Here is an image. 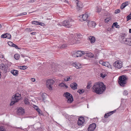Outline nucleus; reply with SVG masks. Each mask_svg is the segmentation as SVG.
Segmentation results:
<instances>
[{
    "label": "nucleus",
    "instance_id": "nucleus-6",
    "mask_svg": "<svg viewBox=\"0 0 131 131\" xmlns=\"http://www.w3.org/2000/svg\"><path fill=\"white\" fill-rule=\"evenodd\" d=\"M76 54L78 57H81L82 55L85 54L89 57H92L93 54L91 53H88L87 51H76Z\"/></svg>",
    "mask_w": 131,
    "mask_h": 131
},
{
    "label": "nucleus",
    "instance_id": "nucleus-54",
    "mask_svg": "<svg viewBox=\"0 0 131 131\" xmlns=\"http://www.w3.org/2000/svg\"><path fill=\"white\" fill-rule=\"evenodd\" d=\"M44 24H43L41 22H38V25H41V26H43L42 25H44Z\"/></svg>",
    "mask_w": 131,
    "mask_h": 131
},
{
    "label": "nucleus",
    "instance_id": "nucleus-51",
    "mask_svg": "<svg viewBox=\"0 0 131 131\" xmlns=\"http://www.w3.org/2000/svg\"><path fill=\"white\" fill-rule=\"evenodd\" d=\"M36 0H31L30 1L28 2L29 3H33L36 1Z\"/></svg>",
    "mask_w": 131,
    "mask_h": 131
},
{
    "label": "nucleus",
    "instance_id": "nucleus-40",
    "mask_svg": "<svg viewBox=\"0 0 131 131\" xmlns=\"http://www.w3.org/2000/svg\"><path fill=\"white\" fill-rule=\"evenodd\" d=\"M12 47H14L15 48H16V49H20L18 47V46L14 44L13 46H12Z\"/></svg>",
    "mask_w": 131,
    "mask_h": 131
},
{
    "label": "nucleus",
    "instance_id": "nucleus-33",
    "mask_svg": "<svg viewBox=\"0 0 131 131\" xmlns=\"http://www.w3.org/2000/svg\"><path fill=\"white\" fill-rule=\"evenodd\" d=\"M123 94L124 95L126 96L128 94L127 91L126 90L124 91Z\"/></svg>",
    "mask_w": 131,
    "mask_h": 131
},
{
    "label": "nucleus",
    "instance_id": "nucleus-14",
    "mask_svg": "<svg viewBox=\"0 0 131 131\" xmlns=\"http://www.w3.org/2000/svg\"><path fill=\"white\" fill-rule=\"evenodd\" d=\"M88 23V25L89 27L94 28L95 26V23L93 21H89Z\"/></svg>",
    "mask_w": 131,
    "mask_h": 131
},
{
    "label": "nucleus",
    "instance_id": "nucleus-44",
    "mask_svg": "<svg viewBox=\"0 0 131 131\" xmlns=\"http://www.w3.org/2000/svg\"><path fill=\"white\" fill-rule=\"evenodd\" d=\"M106 74H100V77L102 78H104L107 75Z\"/></svg>",
    "mask_w": 131,
    "mask_h": 131
},
{
    "label": "nucleus",
    "instance_id": "nucleus-24",
    "mask_svg": "<svg viewBox=\"0 0 131 131\" xmlns=\"http://www.w3.org/2000/svg\"><path fill=\"white\" fill-rule=\"evenodd\" d=\"M92 83L91 82H88L86 88L88 89H90V87L91 86Z\"/></svg>",
    "mask_w": 131,
    "mask_h": 131
},
{
    "label": "nucleus",
    "instance_id": "nucleus-42",
    "mask_svg": "<svg viewBox=\"0 0 131 131\" xmlns=\"http://www.w3.org/2000/svg\"><path fill=\"white\" fill-rule=\"evenodd\" d=\"M46 94V93L43 94V95L42 96V99L43 100H45V96Z\"/></svg>",
    "mask_w": 131,
    "mask_h": 131
},
{
    "label": "nucleus",
    "instance_id": "nucleus-56",
    "mask_svg": "<svg viewBox=\"0 0 131 131\" xmlns=\"http://www.w3.org/2000/svg\"><path fill=\"white\" fill-rule=\"evenodd\" d=\"M128 71V70H123V72H122V73H126V72H125V71Z\"/></svg>",
    "mask_w": 131,
    "mask_h": 131
},
{
    "label": "nucleus",
    "instance_id": "nucleus-9",
    "mask_svg": "<svg viewBox=\"0 0 131 131\" xmlns=\"http://www.w3.org/2000/svg\"><path fill=\"white\" fill-rule=\"evenodd\" d=\"M51 66L52 71L54 72L58 71L59 68L60 67V66L59 65H55L54 63H52Z\"/></svg>",
    "mask_w": 131,
    "mask_h": 131
},
{
    "label": "nucleus",
    "instance_id": "nucleus-21",
    "mask_svg": "<svg viewBox=\"0 0 131 131\" xmlns=\"http://www.w3.org/2000/svg\"><path fill=\"white\" fill-rule=\"evenodd\" d=\"M7 66L6 64L4 65V63H2L0 64V68L1 69L3 70L4 69L6 68L7 67L6 66Z\"/></svg>",
    "mask_w": 131,
    "mask_h": 131
},
{
    "label": "nucleus",
    "instance_id": "nucleus-32",
    "mask_svg": "<svg viewBox=\"0 0 131 131\" xmlns=\"http://www.w3.org/2000/svg\"><path fill=\"white\" fill-rule=\"evenodd\" d=\"M131 19V14L129 15L127 17V21H128Z\"/></svg>",
    "mask_w": 131,
    "mask_h": 131
},
{
    "label": "nucleus",
    "instance_id": "nucleus-5",
    "mask_svg": "<svg viewBox=\"0 0 131 131\" xmlns=\"http://www.w3.org/2000/svg\"><path fill=\"white\" fill-rule=\"evenodd\" d=\"M73 21V20L72 19L69 20H65L62 23V25L67 28H69L72 26V22Z\"/></svg>",
    "mask_w": 131,
    "mask_h": 131
},
{
    "label": "nucleus",
    "instance_id": "nucleus-37",
    "mask_svg": "<svg viewBox=\"0 0 131 131\" xmlns=\"http://www.w3.org/2000/svg\"><path fill=\"white\" fill-rule=\"evenodd\" d=\"M97 12H100L101 10V8H99L98 7H96Z\"/></svg>",
    "mask_w": 131,
    "mask_h": 131
},
{
    "label": "nucleus",
    "instance_id": "nucleus-61",
    "mask_svg": "<svg viewBox=\"0 0 131 131\" xmlns=\"http://www.w3.org/2000/svg\"><path fill=\"white\" fill-rule=\"evenodd\" d=\"M115 111H111L110 112H111V113L112 114L114 113L115 112Z\"/></svg>",
    "mask_w": 131,
    "mask_h": 131
},
{
    "label": "nucleus",
    "instance_id": "nucleus-55",
    "mask_svg": "<svg viewBox=\"0 0 131 131\" xmlns=\"http://www.w3.org/2000/svg\"><path fill=\"white\" fill-rule=\"evenodd\" d=\"M31 80L32 82H34L35 81V80L34 78H31Z\"/></svg>",
    "mask_w": 131,
    "mask_h": 131
},
{
    "label": "nucleus",
    "instance_id": "nucleus-16",
    "mask_svg": "<svg viewBox=\"0 0 131 131\" xmlns=\"http://www.w3.org/2000/svg\"><path fill=\"white\" fill-rule=\"evenodd\" d=\"M102 62V64L103 66L107 67L109 68L112 69V66L108 62Z\"/></svg>",
    "mask_w": 131,
    "mask_h": 131
},
{
    "label": "nucleus",
    "instance_id": "nucleus-4",
    "mask_svg": "<svg viewBox=\"0 0 131 131\" xmlns=\"http://www.w3.org/2000/svg\"><path fill=\"white\" fill-rule=\"evenodd\" d=\"M63 96L67 99V101L68 103H72L73 100L72 96L68 92L64 93L63 94Z\"/></svg>",
    "mask_w": 131,
    "mask_h": 131
},
{
    "label": "nucleus",
    "instance_id": "nucleus-39",
    "mask_svg": "<svg viewBox=\"0 0 131 131\" xmlns=\"http://www.w3.org/2000/svg\"><path fill=\"white\" fill-rule=\"evenodd\" d=\"M65 85V84L63 83H62L60 84L59 85V86L60 87H64Z\"/></svg>",
    "mask_w": 131,
    "mask_h": 131
},
{
    "label": "nucleus",
    "instance_id": "nucleus-62",
    "mask_svg": "<svg viewBox=\"0 0 131 131\" xmlns=\"http://www.w3.org/2000/svg\"><path fill=\"white\" fill-rule=\"evenodd\" d=\"M64 86H65V87H66V88H68V86L66 85L65 84V85H64Z\"/></svg>",
    "mask_w": 131,
    "mask_h": 131
},
{
    "label": "nucleus",
    "instance_id": "nucleus-11",
    "mask_svg": "<svg viewBox=\"0 0 131 131\" xmlns=\"http://www.w3.org/2000/svg\"><path fill=\"white\" fill-rule=\"evenodd\" d=\"M76 2L77 5V9L78 11L79 10L83 7V4L81 2L79 1V0H76Z\"/></svg>",
    "mask_w": 131,
    "mask_h": 131
},
{
    "label": "nucleus",
    "instance_id": "nucleus-17",
    "mask_svg": "<svg viewBox=\"0 0 131 131\" xmlns=\"http://www.w3.org/2000/svg\"><path fill=\"white\" fill-rule=\"evenodd\" d=\"M70 86L71 88L73 90H75L77 89V85L75 82L72 83L70 84Z\"/></svg>",
    "mask_w": 131,
    "mask_h": 131
},
{
    "label": "nucleus",
    "instance_id": "nucleus-20",
    "mask_svg": "<svg viewBox=\"0 0 131 131\" xmlns=\"http://www.w3.org/2000/svg\"><path fill=\"white\" fill-rule=\"evenodd\" d=\"M89 39L91 43H94L95 41V38L94 36H90L89 37Z\"/></svg>",
    "mask_w": 131,
    "mask_h": 131
},
{
    "label": "nucleus",
    "instance_id": "nucleus-28",
    "mask_svg": "<svg viewBox=\"0 0 131 131\" xmlns=\"http://www.w3.org/2000/svg\"><path fill=\"white\" fill-rule=\"evenodd\" d=\"M77 92L79 93L80 94H82L84 92V90L83 89L79 90L77 91Z\"/></svg>",
    "mask_w": 131,
    "mask_h": 131
},
{
    "label": "nucleus",
    "instance_id": "nucleus-15",
    "mask_svg": "<svg viewBox=\"0 0 131 131\" xmlns=\"http://www.w3.org/2000/svg\"><path fill=\"white\" fill-rule=\"evenodd\" d=\"M72 65L77 69L80 68L82 67L81 64L79 63H73Z\"/></svg>",
    "mask_w": 131,
    "mask_h": 131
},
{
    "label": "nucleus",
    "instance_id": "nucleus-34",
    "mask_svg": "<svg viewBox=\"0 0 131 131\" xmlns=\"http://www.w3.org/2000/svg\"><path fill=\"white\" fill-rule=\"evenodd\" d=\"M6 33L2 34V35L1 36V38H6Z\"/></svg>",
    "mask_w": 131,
    "mask_h": 131
},
{
    "label": "nucleus",
    "instance_id": "nucleus-57",
    "mask_svg": "<svg viewBox=\"0 0 131 131\" xmlns=\"http://www.w3.org/2000/svg\"><path fill=\"white\" fill-rule=\"evenodd\" d=\"M64 80L65 81H68L69 80H69L68 79V78H66L64 79Z\"/></svg>",
    "mask_w": 131,
    "mask_h": 131
},
{
    "label": "nucleus",
    "instance_id": "nucleus-22",
    "mask_svg": "<svg viewBox=\"0 0 131 131\" xmlns=\"http://www.w3.org/2000/svg\"><path fill=\"white\" fill-rule=\"evenodd\" d=\"M10 73L12 74H18V71L17 70H13L11 71Z\"/></svg>",
    "mask_w": 131,
    "mask_h": 131
},
{
    "label": "nucleus",
    "instance_id": "nucleus-60",
    "mask_svg": "<svg viewBox=\"0 0 131 131\" xmlns=\"http://www.w3.org/2000/svg\"><path fill=\"white\" fill-rule=\"evenodd\" d=\"M107 114H108V115H109V116L112 115V114L111 113V112H109V113H107Z\"/></svg>",
    "mask_w": 131,
    "mask_h": 131
},
{
    "label": "nucleus",
    "instance_id": "nucleus-36",
    "mask_svg": "<svg viewBox=\"0 0 131 131\" xmlns=\"http://www.w3.org/2000/svg\"><path fill=\"white\" fill-rule=\"evenodd\" d=\"M67 45H66L63 44L60 47V49H63L65 48L66 47H67Z\"/></svg>",
    "mask_w": 131,
    "mask_h": 131
},
{
    "label": "nucleus",
    "instance_id": "nucleus-2",
    "mask_svg": "<svg viewBox=\"0 0 131 131\" xmlns=\"http://www.w3.org/2000/svg\"><path fill=\"white\" fill-rule=\"evenodd\" d=\"M128 77L126 75L120 76L118 78V82L120 85L124 87L126 83V80L128 79Z\"/></svg>",
    "mask_w": 131,
    "mask_h": 131
},
{
    "label": "nucleus",
    "instance_id": "nucleus-48",
    "mask_svg": "<svg viewBox=\"0 0 131 131\" xmlns=\"http://www.w3.org/2000/svg\"><path fill=\"white\" fill-rule=\"evenodd\" d=\"M0 131H6V129L3 128H0Z\"/></svg>",
    "mask_w": 131,
    "mask_h": 131
},
{
    "label": "nucleus",
    "instance_id": "nucleus-63",
    "mask_svg": "<svg viewBox=\"0 0 131 131\" xmlns=\"http://www.w3.org/2000/svg\"><path fill=\"white\" fill-rule=\"evenodd\" d=\"M67 78H68V79L69 80H70V77H67Z\"/></svg>",
    "mask_w": 131,
    "mask_h": 131
},
{
    "label": "nucleus",
    "instance_id": "nucleus-46",
    "mask_svg": "<svg viewBox=\"0 0 131 131\" xmlns=\"http://www.w3.org/2000/svg\"><path fill=\"white\" fill-rule=\"evenodd\" d=\"M124 4L126 5V6L129 4L130 3L128 1H127L125 2V3H124Z\"/></svg>",
    "mask_w": 131,
    "mask_h": 131
},
{
    "label": "nucleus",
    "instance_id": "nucleus-59",
    "mask_svg": "<svg viewBox=\"0 0 131 131\" xmlns=\"http://www.w3.org/2000/svg\"><path fill=\"white\" fill-rule=\"evenodd\" d=\"M116 27L117 28H119V26L117 24Z\"/></svg>",
    "mask_w": 131,
    "mask_h": 131
},
{
    "label": "nucleus",
    "instance_id": "nucleus-50",
    "mask_svg": "<svg viewBox=\"0 0 131 131\" xmlns=\"http://www.w3.org/2000/svg\"><path fill=\"white\" fill-rule=\"evenodd\" d=\"M107 113L105 114L104 115V117L105 118H107L109 116V115H108Z\"/></svg>",
    "mask_w": 131,
    "mask_h": 131
},
{
    "label": "nucleus",
    "instance_id": "nucleus-41",
    "mask_svg": "<svg viewBox=\"0 0 131 131\" xmlns=\"http://www.w3.org/2000/svg\"><path fill=\"white\" fill-rule=\"evenodd\" d=\"M38 22H39L37 21H32V23L33 24L38 25Z\"/></svg>",
    "mask_w": 131,
    "mask_h": 131
},
{
    "label": "nucleus",
    "instance_id": "nucleus-10",
    "mask_svg": "<svg viewBox=\"0 0 131 131\" xmlns=\"http://www.w3.org/2000/svg\"><path fill=\"white\" fill-rule=\"evenodd\" d=\"M114 65L115 68L118 69H120L122 67V62L119 60H117L114 63Z\"/></svg>",
    "mask_w": 131,
    "mask_h": 131
},
{
    "label": "nucleus",
    "instance_id": "nucleus-35",
    "mask_svg": "<svg viewBox=\"0 0 131 131\" xmlns=\"http://www.w3.org/2000/svg\"><path fill=\"white\" fill-rule=\"evenodd\" d=\"M8 44L10 46H12L14 43L11 41H9L8 42Z\"/></svg>",
    "mask_w": 131,
    "mask_h": 131
},
{
    "label": "nucleus",
    "instance_id": "nucleus-26",
    "mask_svg": "<svg viewBox=\"0 0 131 131\" xmlns=\"http://www.w3.org/2000/svg\"><path fill=\"white\" fill-rule=\"evenodd\" d=\"M28 100V99L27 98L25 99L24 100V103L26 104H29L30 103Z\"/></svg>",
    "mask_w": 131,
    "mask_h": 131
},
{
    "label": "nucleus",
    "instance_id": "nucleus-64",
    "mask_svg": "<svg viewBox=\"0 0 131 131\" xmlns=\"http://www.w3.org/2000/svg\"><path fill=\"white\" fill-rule=\"evenodd\" d=\"M129 32L131 33V29H129Z\"/></svg>",
    "mask_w": 131,
    "mask_h": 131
},
{
    "label": "nucleus",
    "instance_id": "nucleus-29",
    "mask_svg": "<svg viewBox=\"0 0 131 131\" xmlns=\"http://www.w3.org/2000/svg\"><path fill=\"white\" fill-rule=\"evenodd\" d=\"M37 111L38 112V114H40L41 115H43V113H42V111L39 108L38 109H37Z\"/></svg>",
    "mask_w": 131,
    "mask_h": 131
},
{
    "label": "nucleus",
    "instance_id": "nucleus-58",
    "mask_svg": "<svg viewBox=\"0 0 131 131\" xmlns=\"http://www.w3.org/2000/svg\"><path fill=\"white\" fill-rule=\"evenodd\" d=\"M36 32H33L31 33V34L32 35H35V34Z\"/></svg>",
    "mask_w": 131,
    "mask_h": 131
},
{
    "label": "nucleus",
    "instance_id": "nucleus-31",
    "mask_svg": "<svg viewBox=\"0 0 131 131\" xmlns=\"http://www.w3.org/2000/svg\"><path fill=\"white\" fill-rule=\"evenodd\" d=\"M6 38L10 39L11 38V36L10 34L8 33H6Z\"/></svg>",
    "mask_w": 131,
    "mask_h": 131
},
{
    "label": "nucleus",
    "instance_id": "nucleus-47",
    "mask_svg": "<svg viewBox=\"0 0 131 131\" xmlns=\"http://www.w3.org/2000/svg\"><path fill=\"white\" fill-rule=\"evenodd\" d=\"M120 12V10L119 9H117L115 11V13L116 14L119 13Z\"/></svg>",
    "mask_w": 131,
    "mask_h": 131
},
{
    "label": "nucleus",
    "instance_id": "nucleus-12",
    "mask_svg": "<svg viewBox=\"0 0 131 131\" xmlns=\"http://www.w3.org/2000/svg\"><path fill=\"white\" fill-rule=\"evenodd\" d=\"M96 127V125L95 123L90 124L88 127V131H93Z\"/></svg>",
    "mask_w": 131,
    "mask_h": 131
},
{
    "label": "nucleus",
    "instance_id": "nucleus-25",
    "mask_svg": "<svg viewBox=\"0 0 131 131\" xmlns=\"http://www.w3.org/2000/svg\"><path fill=\"white\" fill-rule=\"evenodd\" d=\"M19 68L20 69L24 70L26 69L27 68V67L26 66H19Z\"/></svg>",
    "mask_w": 131,
    "mask_h": 131
},
{
    "label": "nucleus",
    "instance_id": "nucleus-1",
    "mask_svg": "<svg viewBox=\"0 0 131 131\" xmlns=\"http://www.w3.org/2000/svg\"><path fill=\"white\" fill-rule=\"evenodd\" d=\"M92 90L93 92L100 94L102 93L106 89V86L102 82L95 83L93 85Z\"/></svg>",
    "mask_w": 131,
    "mask_h": 131
},
{
    "label": "nucleus",
    "instance_id": "nucleus-19",
    "mask_svg": "<svg viewBox=\"0 0 131 131\" xmlns=\"http://www.w3.org/2000/svg\"><path fill=\"white\" fill-rule=\"evenodd\" d=\"M17 112L19 114H24V110L21 107L19 108Z\"/></svg>",
    "mask_w": 131,
    "mask_h": 131
},
{
    "label": "nucleus",
    "instance_id": "nucleus-53",
    "mask_svg": "<svg viewBox=\"0 0 131 131\" xmlns=\"http://www.w3.org/2000/svg\"><path fill=\"white\" fill-rule=\"evenodd\" d=\"M0 58L2 59H3V58L4 59V56L2 54H0Z\"/></svg>",
    "mask_w": 131,
    "mask_h": 131
},
{
    "label": "nucleus",
    "instance_id": "nucleus-18",
    "mask_svg": "<svg viewBox=\"0 0 131 131\" xmlns=\"http://www.w3.org/2000/svg\"><path fill=\"white\" fill-rule=\"evenodd\" d=\"M88 15L87 14H83L82 16V19L83 21H86V22H88V20H87V19L88 18Z\"/></svg>",
    "mask_w": 131,
    "mask_h": 131
},
{
    "label": "nucleus",
    "instance_id": "nucleus-13",
    "mask_svg": "<svg viewBox=\"0 0 131 131\" xmlns=\"http://www.w3.org/2000/svg\"><path fill=\"white\" fill-rule=\"evenodd\" d=\"M84 122V118L83 117H81L79 118L78 121V125H82Z\"/></svg>",
    "mask_w": 131,
    "mask_h": 131
},
{
    "label": "nucleus",
    "instance_id": "nucleus-23",
    "mask_svg": "<svg viewBox=\"0 0 131 131\" xmlns=\"http://www.w3.org/2000/svg\"><path fill=\"white\" fill-rule=\"evenodd\" d=\"M19 55L18 54H15L14 57L16 60H18L19 58Z\"/></svg>",
    "mask_w": 131,
    "mask_h": 131
},
{
    "label": "nucleus",
    "instance_id": "nucleus-38",
    "mask_svg": "<svg viewBox=\"0 0 131 131\" xmlns=\"http://www.w3.org/2000/svg\"><path fill=\"white\" fill-rule=\"evenodd\" d=\"M117 24V22H116L115 23H114L113 24L112 26V27H116V26Z\"/></svg>",
    "mask_w": 131,
    "mask_h": 131
},
{
    "label": "nucleus",
    "instance_id": "nucleus-8",
    "mask_svg": "<svg viewBox=\"0 0 131 131\" xmlns=\"http://www.w3.org/2000/svg\"><path fill=\"white\" fill-rule=\"evenodd\" d=\"M54 81L52 79L47 80L46 83V86L50 90H52V85L54 83Z\"/></svg>",
    "mask_w": 131,
    "mask_h": 131
},
{
    "label": "nucleus",
    "instance_id": "nucleus-49",
    "mask_svg": "<svg viewBox=\"0 0 131 131\" xmlns=\"http://www.w3.org/2000/svg\"><path fill=\"white\" fill-rule=\"evenodd\" d=\"M34 108L36 110V111L37 110V109H38L39 108L38 107L36 106V105H34Z\"/></svg>",
    "mask_w": 131,
    "mask_h": 131
},
{
    "label": "nucleus",
    "instance_id": "nucleus-27",
    "mask_svg": "<svg viewBox=\"0 0 131 131\" xmlns=\"http://www.w3.org/2000/svg\"><path fill=\"white\" fill-rule=\"evenodd\" d=\"M76 53H77L76 51L73 52L72 55V56L74 57H78V56L77 55V54H76Z\"/></svg>",
    "mask_w": 131,
    "mask_h": 131
},
{
    "label": "nucleus",
    "instance_id": "nucleus-30",
    "mask_svg": "<svg viewBox=\"0 0 131 131\" xmlns=\"http://www.w3.org/2000/svg\"><path fill=\"white\" fill-rule=\"evenodd\" d=\"M126 6V5L124 3H123L121 5V8L122 9H123Z\"/></svg>",
    "mask_w": 131,
    "mask_h": 131
},
{
    "label": "nucleus",
    "instance_id": "nucleus-52",
    "mask_svg": "<svg viewBox=\"0 0 131 131\" xmlns=\"http://www.w3.org/2000/svg\"><path fill=\"white\" fill-rule=\"evenodd\" d=\"M27 31L28 32H30L32 31V30L29 28H27L26 29Z\"/></svg>",
    "mask_w": 131,
    "mask_h": 131
},
{
    "label": "nucleus",
    "instance_id": "nucleus-45",
    "mask_svg": "<svg viewBox=\"0 0 131 131\" xmlns=\"http://www.w3.org/2000/svg\"><path fill=\"white\" fill-rule=\"evenodd\" d=\"M110 19L108 18H107L105 19V23H108Z\"/></svg>",
    "mask_w": 131,
    "mask_h": 131
},
{
    "label": "nucleus",
    "instance_id": "nucleus-3",
    "mask_svg": "<svg viewBox=\"0 0 131 131\" xmlns=\"http://www.w3.org/2000/svg\"><path fill=\"white\" fill-rule=\"evenodd\" d=\"M20 95L18 93L16 94L12 97L11 99V102L10 103V105H12L15 103L18 102L20 99Z\"/></svg>",
    "mask_w": 131,
    "mask_h": 131
},
{
    "label": "nucleus",
    "instance_id": "nucleus-7",
    "mask_svg": "<svg viewBox=\"0 0 131 131\" xmlns=\"http://www.w3.org/2000/svg\"><path fill=\"white\" fill-rule=\"evenodd\" d=\"M122 43L131 46V38H126L125 36H122L121 37Z\"/></svg>",
    "mask_w": 131,
    "mask_h": 131
},
{
    "label": "nucleus",
    "instance_id": "nucleus-43",
    "mask_svg": "<svg viewBox=\"0 0 131 131\" xmlns=\"http://www.w3.org/2000/svg\"><path fill=\"white\" fill-rule=\"evenodd\" d=\"M27 14L26 12H24L19 14V16H21L22 15H25Z\"/></svg>",
    "mask_w": 131,
    "mask_h": 131
}]
</instances>
